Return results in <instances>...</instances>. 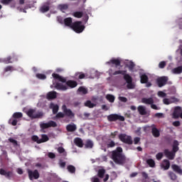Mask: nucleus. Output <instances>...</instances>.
Segmentation results:
<instances>
[{
	"label": "nucleus",
	"instance_id": "19",
	"mask_svg": "<svg viewBox=\"0 0 182 182\" xmlns=\"http://www.w3.org/2000/svg\"><path fill=\"white\" fill-rule=\"evenodd\" d=\"M140 77L141 83H146V87H150V86H151V83L147 82V80H149V77H147V75H146V74H141Z\"/></svg>",
	"mask_w": 182,
	"mask_h": 182
},
{
	"label": "nucleus",
	"instance_id": "49",
	"mask_svg": "<svg viewBox=\"0 0 182 182\" xmlns=\"http://www.w3.org/2000/svg\"><path fill=\"white\" fill-rule=\"evenodd\" d=\"M164 66H166V61H161L159 63V68H160V69H163Z\"/></svg>",
	"mask_w": 182,
	"mask_h": 182
},
{
	"label": "nucleus",
	"instance_id": "27",
	"mask_svg": "<svg viewBox=\"0 0 182 182\" xmlns=\"http://www.w3.org/2000/svg\"><path fill=\"white\" fill-rule=\"evenodd\" d=\"M171 167H172L173 171H175L176 173H178V174H182V169H181V168H180V166H178L177 165H172Z\"/></svg>",
	"mask_w": 182,
	"mask_h": 182
},
{
	"label": "nucleus",
	"instance_id": "30",
	"mask_svg": "<svg viewBox=\"0 0 182 182\" xmlns=\"http://www.w3.org/2000/svg\"><path fill=\"white\" fill-rule=\"evenodd\" d=\"M47 99H56V92L51 91L47 94Z\"/></svg>",
	"mask_w": 182,
	"mask_h": 182
},
{
	"label": "nucleus",
	"instance_id": "20",
	"mask_svg": "<svg viewBox=\"0 0 182 182\" xmlns=\"http://www.w3.org/2000/svg\"><path fill=\"white\" fill-rule=\"evenodd\" d=\"M138 112L139 114H141L142 116H149L150 114L148 112L147 109H146V107L139 105L138 107Z\"/></svg>",
	"mask_w": 182,
	"mask_h": 182
},
{
	"label": "nucleus",
	"instance_id": "44",
	"mask_svg": "<svg viewBox=\"0 0 182 182\" xmlns=\"http://www.w3.org/2000/svg\"><path fill=\"white\" fill-rule=\"evenodd\" d=\"M68 170L70 173H75L76 169H75V166L70 165L68 166Z\"/></svg>",
	"mask_w": 182,
	"mask_h": 182
},
{
	"label": "nucleus",
	"instance_id": "41",
	"mask_svg": "<svg viewBox=\"0 0 182 182\" xmlns=\"http://www.w3.org/2000/svg\"><path fill=\"white\" fill-rule=\"evenodd\" d=\"M13 117L14 119H21V117H22V113L21 112H15L13 114Z\"/></svg>",
	"mask_w": 182,
	"mask_h": 182
},
{
	"label": "nucleus",
	"instance_id": "2",
	"mask_svg": "<svg viewBox=\"0 0 182 182\" xmlns=\"http://www.w3.org/2000/svg\"><path fill=\"white\" fill-rule=\"evenodd\" d=\"M65 26H70L76 33H82L85 31V26L80 21H76L72 23V18H67L64 19Z\"/></svg>",
	"mask_w": 182,
	"mask_h": 182
},
{
	"label": "nucleus",
	"instance_id": "29",
	"mask_svg": "<svg viewBox=\"0 0 182 182\" xmlns=\"http://www.w3.org/2000/svg\"><path fill=\"white\" fill-rule=\"evenodd\" d=\"M125 65L127 68H129V70H133V68H134V63L133 62L126 60Z\"/></svg>",
	"mask_w": 182,
	"mask_h": 182
},
{
	"label": "nucleus",
	"instance_id": "34",
	"mask_svg": "<svg viewBox=\"0 0 182 182\" xmlns=\"http://www.w3.org/2000/svg\"><path fill=\"white\" fill-rule=\"evenodd\" d=\"M152 134L154 137H159V136H160V132L159 131V129H157V128L153 127Z\"/></svg>",
	"mask_w": 182,
	"mask_h": 182
},
{
	"label": "nucleus",
	"instance_id": "23",
	"mask_svg": "<svg viewBox=\"0 0 182 182\" xmlns=\"http://www.w3.org/2000/svg\"><path fill=\"white\" fill-rule=\"evenodd\" d=\"M161 167L164 170H168V168H170V161H168V160H164L162 164H161Z\"/></svg>",
	"mask_w": 182,
	"mask_h": 182
},
{
	"label": "nucleus",
	"instance_id": "61",
	"mask_svg": "<svg viewBox=\"0 0 182 182\" xmlns=\"http://www.w3.org/2000/svg\"><path fill=\"white\" fill-rule=\"evenodd\" d=\"M5 72H11V71H12L13 70V68H12V67H11V66H8V67H6V68H5Z\"/></svg>",
	"mask_w": 182,
	"mask_h": 182
},
{
	"label": "nucleus",
	"instance_id": "54",
	"mask_svg": "<svg viewBox=\"0 0 182 182\" xmlns=\"http://www.w3.org/2000/svg\"><path fill=\"white\" fill-rule=\"evenodd\" d=\"M58 19V22H59V23H63L65 22V20H63V18L58 16L57 17Z\"/></svg>",
	"mask_w": 182,
	"mask_h": 182
},
{
	"label": "nucleus",
	"instance_id": "55",
	"mask_svg": "<svg viewBox=\"0 0 182 182\" xmlns=\"http://www.w3.org/2000/svg\"><path fill=\"white\" fill-rule=\"evenodd\" d=\"M90 116V114L88 112L84 113L83 116L82 117V119H88V117Z\"/></svg>",
	"mask_w": 182,
	"mask_h": 182
},
{
	"label": "nucleus",
	"instance_id": "13",
	"mask_svg": "<svg viewBox=\"0 0 182 182\" xmlns=\"http://www.w3.org/2000/svg\"><path fill=\"white\" fill-rule=\"evenodd\" d=\"M106 65H108L111 68H113V65H115V68L120 66V59L119 58H112L109 61L106 63Z\"/></svg>",
	"mask_w": 182,
	"mask_h": 182
},
{
	"label": "nucleus",
	"instance_id": "50",
	"mask_svg": "<svg viewBox=\"0 0 182 182\" xmlns=\"http://www.w3.org/2000/svg\"><path fill=\"white\" fill-rule=\"evenodd\" d=\"M91 181L92 182H100V180L99 179V178H97V176H93L92 178H91Z\"/></svg>",
	"mask_w": 182,
	"mask_h": 182
},
{
	"label": "nucleus",
	"instance_id": "18",
	"mask_svg": "<svg viewBox=\"0 0 182 182\" xmlns=\"http://www.w3.org/2000/svg\"><path fill=\"white\" fill-rule=\"evenodd\" d=\"M168 80V78L167 77H161L157 79V85L159 87H163L164 85H166V82Z\"/></svg>",
	"mask_w": 182,
	"mask_h": 182
},
{
	"label": "nucleus",
	"instance_id": "15",
	"mask_svg": "<svg viewBox=\"0 0 182 182\" xmlns=\"http://www.w3.org/2000/svg\"><path fill=\"white\" fill-rule=\"evenodd\" d=\"M182 109L180 107H176L174 109L173 113L172 114V117L173 119H178V117H181Z\"/></svg>",
	"mask_w": 182,
	"mask_h": 182
},
{
	"label": "nucleus",
	"instance_id": "62",
	"mask_svg": "<svg viewBox=\"0 0 182 182\" xmlns=\"http://www.w3.org/2000/svg\"><path fill=\"white\" fill-rule=\"evenodd\" d=\"M48 157H50V159H55V154L52 152L48 153Z\"/></svg>",
	"mask_w": 182,
	"mask_h": 182
},
{
	"label": "nucleus",
	"instance_id": "35",
	"mask_svg": "<svg viewBox=\"0 0 182 182\" xmlns=\"http://www.w3.org/2000/svg\"><path fill=\"white\" fill-rule=\"evenodd\" d=\"M9 123H10V124H12V126H16V124L18 123V119L14 118V117H12L9 119Z\"/></svg>",
	"mask_w": 182,
	"mask_h": 182
},
{
	"label": "nucleus",
	"instance_id": "12",
	"mask_svg": "<svg viewBox=\"0 0 182 182\" xmlns=\"http://www.w3.org/2000/svg\"><path fill=\"white\" fill-rule=\"evenodd\" d=\"M28 174L30 180H38L39 178V172L37 170H28Z\"/></svg>",
	"mask_w": 182,
	"mask_h": 182
},
{
	"label": "nucleus",
	"instance_id": "10",
	"mask_svg": "<svg viewBox=\"0 0 182 182\" xmlns=\"http://www.w3.org/2000/svg\"><path fill=\"white\" fill-rule=\"evenodd\" d=\"M119 139L121 140V141H123V143H127V144H132V143H133V140H132V137L124 134H120L119 136Z\"/></svg>",
	"mask_w": 182,
	"mask_h": 182
},
{
	"label": "nucleus",
	"instance_id": "36",
	"mask_svg": "<svg viewBox=\"0 0 182 182\" xmlns=\"http://www.w3.org/2000/svg\"><path fill=\"white\" fill-rule=\"evenodd\" d=\"M41 12L45 14V12H48L49 11V6L48 5H43L40 9Z\"/></svg>",
	"mask_w": 182,
	"mask_h": 182
},
{
	"label": "nucleus",
	"instance_id": "6",
	"mask_svg": "<svg viewBox=\"0 0 182 182\" xmlns=\"http://www.w3.org/2000/svg\"><path fill=\"white\" fill-rule=\"evenodd\" d=\"M124 79L127 82V89H134L136 84L133 82V80L132 79V77L127 74L124 75Z\"/></svg>",
	"mask_w": 182,
	"mask_h": 182
},
{
	"label": "nucleus",
	"instance_id": "32",
	"mask_svg": "<svg viewBox=\"0 0 182 182\" xmlns=\"http://www.w3.org/2000/svg\"><path fill=\"white\" fill-rule=\"evenodd\" d=\"M84 105L86 107H89L90 109H92L95 107V106H96V104L92 103V101L90 100H87V102H85Z\"/></svg>",
	"mask_w": 182,
	"mask_h": 182
},
{
	"label": "nucleus",
	"instance_id": "4",
	"mask_svg": "<svg viewBox=\"0 0 182 182\" xmlns=\"http://www.w3.org/2000/svg\"><path fill=\"white\" fill-rule=\"evenodd\" d=\"M173 151H169L168 150L166 149L164 151L165 156L167 157V159H169V160H173L176 156V151H178V141H174L173 144Z\"/></svg>",
	"mask_w": 182,
	"mask_h": 182
},
{
	"label": "nucleus",
	"instance_id": "31",
	"mask_svg": "<svg viewBox=\"0 0 182 182\" xmlns=\"http://www.w3.org/2000/svg\"><path fill=\"white\" fill-rule=\"evenodd\" d=\"M80 95H86L87 93V88L85 87H80L77 90Z\"/></svg>",
	"mask_w": 182,
	"mask_h": 182
},
{
	"label": "nucleus",
	"instance_id": "38",
	"mask_svg": "<svg viewBox=\"0 0 182 182\" xmlns=\"http://www.w3.org/2000/svg\"><path fill=\"white\" fill-rule=\"evenodd\" d=\"M106 99L109 100L110 103H113L114 102V96L112 95H107Z\"/></svg>",
	"mask_w": 182,
	"mask_h": 182
},
{
	"label": "nucleus",
	"instance_id": "11",
	"mask_svg": "<svg viewBox=\"0 0 182 182\" xmlns=\"http://www.w3.org/2000/svg\"><path fill=\"white\" fill-rule=\"evenodd\" d=\"M56 126H58V124H56V122H53V121H50L48 122H41L40 123V127L42 129H48L49 127H56Z\"/></svg>",
	"mask_w": 182,
	"mask_h": 182
},
{
	"label": "nucleus",
	"instance_id": "63",
	"mask_svg": "<svg viewBox=\"0 0 182 182\" xmlns=\"http://www.w3.org/2000/svg\"><path fill=\"white\" fill-rule=\"evenodd\" d=\"M59 165L60 167H65L66 166V163L60 161V163H59Z\"/></svg>",
	"mask_w": 182,
	"mask_h": 182
},
{
	"label": "nucleus",
	"instance_id": "40",
	"mask_svg": "<svg viewBox=\"0 0 182 182\" xmlns=\"http://www.w3.org/2000/svg\"><path fill=\"white\" fill-rule=\"evenodd\" d=\"M91 73H92V77H99V75H100V73H99L98 71H97L95 70H92L91 71Z\"/></svg>",
	"mask_w": 182,
	"mask_h": 182
},
{
	"label": "nucleus",
	"instance_id": "51",
	"mask_svg": "<svg viewBox=\"0 0 182 182\" xmlns=\"http://www.w3.org/2000/svg\"><path fill=\"white\" fill-rule=\"evenodd\" d=\"M11 58H8L6 60L0 59V62H4V63H11Z\"/></svg>",
	"mask_w": 182,
	"mask_h": 182
},
{
	"label": "nucleus",
	"instance_id": "47",
	"mask_svg": "<svg viewBox=\"0 0 182 182\" xmlns=\"http://www.w3.org/2000/svg\"><path fill=\"white\" fill-rule=\"evenodd\" d=\"M158 96L159 97H166L167 96V94L163 91H159L158 92Z\"/></svg>",
	"mask_w": 182,
	"mask_h": 182
},
{
	"label": "nucleus",
	"instance_id": "3",
	"mask_svg": "<svg viewBox=\"0 0 182 182\" xmlns=\"http://www.w3.org/2000/svg\"><path fill=\"white\" fill-rule=\"evenodd\" d=\"M122 151L123 149L118 147L116 150L111 152L112 159L117 164H123V163H124L125 157L123 154H122Z\"/></svg>",
	"mask_w": 182,
	"mask_h": 182
},
{
	"label": "nucleus",
	"instance_id": "21",
	"mask_svg": "<svg viewBox=\"0 0 182 182\" xmlns=\"http://www.w3.org/2000/svg\"><path fill=\"white\" fill-rule=\"evenodd\" d=\"M0 174L5 176L6 178H12L14 177V173L12 171H6L4 169H0Z\"/></svg>",
	"mask_w": 182,
	"mask_h": 182
},
{
	"label": "nucleus",
	"instance_id": "28",
	"mask_svg": "<svg viewBox=\"0 0 182 182\" xmlns=\"http://www.w3.org/2000/svg\"><path fill=\"white\" fill-rule=\"evenodd\" d=\"M66 129H67L68 132H75V130H76V124H70L67 125Z\"/></svg>",
	"mask_w": 182,
	"mask_h": 182
},
{
	"label": "nucleus",
	"instance_id": "16",
	"mask_svg": "<svg viewBox=\"0 0 182 182\" xmlns=\"http://www.w3.org/2000/svg\"><path fill=\"white\" fill-rule=\"evenodd\" d=\"M108 120H109V122H114V120H121V122H124V117H122L119 114H111L108 116Z\"/></svg>",
	"mask_w": 182,
	"mask_h": 182
},
{
	"label": "nucleus",
	"instance_id": "8",
	"mask_svg": "<svg viewBox=\"0 0 182 182\" xmlns=\"http://www.w3.org/2000/svg\"><path fill=\"white\" fill-rule=\"evenodd\" d=\"M31 139H32L33 141H36V143H38V144L46 143V141H48L49 140V137L46 134H42L41 139L36 135H33L31 137Z\"/></svg>",
	"mask_w": 182,
	"mask_h": 182
},
{
	"label": "nucleus",
	"instance_id": "64",
	"mask_svg": "<svg viewBox=\"0 0 182 182\" xmlns=\"http://www.w3.org/2000/svg\"><path fill=\"white\" fill-rule=\"evenodd\" d=\"M142 176L144 178L147 179L149 178V176L146 173V172H142Z\"/></svg>",
	"mask_w": 182,
	"mask_h": 182
},
{
	"label": "nucleus",
	"instance_id": "42",
	"mask_svg": "<svg viewBox=\"0 0 182 182\" xmlns=\"http://www.w3.org/2000/svg\"><path fill=\"white\" fill-rule=\"evenodd\" d=\"M75 76L78 77V79H85V74L82 73H76Z\"/></svg>",
	"mask_w": 182,
	"mask_h": 182
},
{
	"label": "nucleus",
	"instance_id": "52",
	"mask_svg": "<svg viewBox=\"0 0 182 182\" xmlns=\"http://www.w3.org/2000/svg\"><path fill=\"white\" fill-rule=\"evenodd\" d=\"M58 153H63L64 156H66V152H65V149H63L62 147H59L58 149Z\"/></svg>",
	"mask_w": 182,
	"mask_h": 182
},
{
	"label": "nucleus",
	"instance_id": "7",
	"mask_svg": "<svg viewBox=\"0 0 182 182\" xmlns=\"http://www.w3.org/2000/svg\"><path fill=\"white\" fill-rule=\"evenodd\" d=\"M154 101L153 100V98H142L141 99V103H144V105H151V109H154V110H160V107H157V105L153 104Z\"/></svg>",
	"mask_w": 182,
	"mask_h": 182
},
{
	"label": "nucleus",
	"instance_id": "9",
	"mask_svg": "<svg viewBox=\"0 0 182 182\" xmlns=\"http://www.w3.org/2000/svg\"><path fill=\"white\" fill-rule=\"evenodd\" d=\"M62 110H63V113L65 114V116H67L70 119H73L75 117V113H73V112H72V109H68L66 105H64L62 106Z\"/></svg>",
	"mask_w": 182,
	"mask_h": 182
},
{
	"label": "nucleus",
	"instance_id": "33",
	"mask_svg": "<svg viewBox=\"0 0 182 182\" xmlns=\"http://www.w3.org/2000/svg\"><path fill=\"white\" fill-rule=\"evenodd\" d=\"M58 8L62 12H65V11H67V9L69 8V6H68V4H60L58 5Z\"/></svg>",
	"mask_w": 182,
	"mask_h": 182
},
{
	"label": "nucleus",
	"instance_id": "60",
	"mask_svg": "<svg viewBox=\"0 0 182 182\" xmlns=\"http://www.w3.org/2000/svg\"><path fill=\"white\" fill-rule=\"evenodd\" d=\"M173 125L175 126V127H178V126H180V122L178 121L173 122Z\"/></svg>",
	"mask_w": 182,
	"mask_h": 182
},
{
	"label": "nucleus",
	"instance_id": "45",
	"mask_svg": "<svg viewBox=\"0 0 182 182\" xmlns=\"http://www.w3.org/2000/svg\"><path fill=\"white\" fill-rule=\"evenodd\" d=\"M73 16H75V18H82V14L80 11H77L73 13Z\"/></svg>",
	"mask_w": 182,
	"mask_h": 182
},
{
	"label": "nucleus",
	"instance_id": "22",
	"mask_svg": "<svg viewBox=\"0 0 182 182\" xmlns=\"http://www.w3.org/2000/svg\"><path fill=\"white\" fill-rule=\"evenodd\" d=\"M164 105H171V103H174L176 102H178V100L176 97H172L171 99L165 98L163 100Z\"/></svg>",
	"mask_w": 182,
	"mask_h": 182
},
{
	"label": "nucleus",
	"instance_id": "58",
	"mask_svg": "<svg viewBox=\"0 0 182 182\" xmlns=\"http://www.w3.org/2000/svg\"><path fill=\"white\" fill-rule=\"evenodd\" d=\"M9 140L11 143H13V144H15V145L18 144V142L16 141V140H15L12 138H10Z\"/></svg>",
	"mask_w": 182,
	"mask_h": 182
},
{
	"label": "nucleus",
	"instance_id": "57",
	"mask_svg": "<svg viewBox=\"0 0 182 182\" xmlns=\"http://www.w3.org/2000/svg\"><path fill=\"white\" fill-rule=\"evenodd\" d=\"M119 100H120L121 102H127V98L124 97H119Z\"/></svg>",
	"mask_w": 182,
	"mask_h": 182
},
{
	"label": "nucleus",
	"instance_id": "26",
	"mask_svg": "<svg viewBox=\"0 0 182 182\" xmlns=\"http://www.w3.org/2000/svg\"><path fill=\"white\" fill-rule=\"evenodd\" d=\"M75 144L78 147H83V141L80 138H76L74 140Z\"/></svg>",
	"mask_w": 182,
	"mask_h": 182
},
{
	"label": "nucleus",
	"instance_id": "14",
	"mask_svg": "<svg viewBox=\"0 0 182 182\" xmlns=\"http://www.w3.org/2000/svg\"><path fill=\"white\" fill-rule=\"evenodd\" d=\"M105 173H106V171L103 168H101L98 170V177H100V178H103L104 177V181H107V180H109V174H106L105 175Z\"/></svg>",
	"mask_w": 182,
	"mask_h": 182
},
{
	"label": "nucleus",
	"instance_id": "37",
	"mask_svg": "<svg viewBox=\"0 0 182 182\" xmlns=\"http://www.w3.org/2000/svg\"><path fill=\"white\" fill-rule=\"evenodd\" d=\"M147 164H149V167H154L156 166V163L154 162V160L149 159L146 160Z\"/></svg>",
	"mask_w": 182,
	"mask_h": 182
},
{
	"label": "nucleus",
	"instance_id": "48",
	"mask_svg": "<svg viewBox=\"0 0 182 182\" xmlns=\"http://www.w3.org/2000/svg\"><path fill=\"white\" fill-rule=\"evenodd\" d=\"M55 117H57L58 119H60V118H63V117H65V112H58Z\"/></svg>",
	"mask_w": 182,
	"mask_h": 182
},
{
	"label": "nucleus",
	"instance_id": "43",
	"mask_svg": "<svg viewBox=\"0 0 182 182\" xmlns=\"http://www.w3.org/2000/svg\"><path fill=\"white\" fill-rule=\"evenodd\" d=\"M36 77L41 79V80H45L46 79V75L43 74H36Z\"/></svg>",
	"mask_w": 182,
	"mask_h": 182
},
{
	"label": "nucleus",
	"instance_id": "39",
	"mask_svg": "<svg viewBox=\"0 0 182 182\" xmlns=\"http://www.w3.org/2000/svg\"><path fill=\"white\" fill-rule=\"evenodd\" d=\"M85 147L87 149H92V147H93V141H92L91 140H87L85 144Z\"/></svg>",
	"mask_w": 182,
	"mask_h": 182
},
{
	"label": "nucleus",
	"instance_id": "24",
	"mask_svg": "<svg viewBox=\"0 0 182 182\" xmlns=\"http://www.w3.org/2000/svg\"><path fill=\"white\" fill-rule=\"evenodd\" d=\"M50 109H52L53 113L55 114L57 112L59 111V105L54 103H51L50 105Z\"/></svg>",
	"mask_w": 182,
	"mask_h": 182
},
{
	"label": "nucleus",
	"instance_id": "25",
	"mask_svg": "<svg viewBox=\"0 0 182 182\" xmlns=\"http://www.w3.org/2000/svg\"><path fill=\"white\" fill-rule=\"evenodd\" d=\"M171 73H173V75H180V73H182V66L172 69Z\"/></svg>",
	"mask_w": 182,
	"mask_h": 182
},
{
	"label": "nucleus",
	"instance_id": "46",
	"mask_svg": "<svg viewBox=\"0 0 182 182\" xmlns=\"http://www.w3.org/2000/svg\"><path fill=\"white\" fill-rule=\"evenodd\" d=\"M169 177L171 178V180H177V176L174 174L173 172H169L168 173Z\"/></svg>",
	"mask_w": 182,
	"mask_h": 182
},
{
	"label": "nucleus",
	"instance_id": "1",
	"mask_svg": "<svg viewBox=\"0 0 182 182\" xmlns=\"http://www.w3.org/2000/svg\"><path fill=\"white\" fill-rule=\"evenodd\" d=\"M53 85H50L51 89L55 87L57 90H68L69 87L73 89L77 86V82L73 80H68L66 82V79L56 73H53Z\"/></svg>",
	"mask_w": 182,
	"mask_h": 182
},
{
	"label": "nucleus",
	"instance_id": "53",
	"mask_svg": "<svg viewBox=\"0 0 182 182\" xmlns=\"http://www.w3.org/2000/svg\"><path fill=\"white\" fill-rule=\"evenodd\" d=\"M157 160H161L163 159V153H159L156 154Z\"/></svg>",
	"mask_w": 182,
	"mask_h": 182
},
{
	"label": "nucleus",
	"instance_id": "5",
	"mask_svg": "<svg viewBox=\"0 0 182 182\" xmlns=\"http://www.w3.org/2000/svg\"><path fill=\"white\" fill-rule=\"evenodd\" d=\"M27 116L31 117V119H39V117H42L43 116V113L42 112L36 111L34 109H30L26 112Z\"/></svg>",
	"mask_w": 182,
	"mask_h": 182
},
{
	"label": "nucleus",
	"instance_id": "17",
	"mask_svg": "<svg viewBox=\"0 0 182 182\" xmlns=\"http://www.w3.org/2000/svg\"><path fill=\"white\" fill-rule=\"evenodd\" d=\"M109 76H116V75H126V71L124 70H117L114 71L113 68L108 70Z\"/></svg>",
	"mask_w": 182,
	"mask_h": 182
},
{
	"label": "nucleus",
	"instance_id": "56",
	"mask_svg": "<svg viewBox=\"0 0 182 182\" xmlns=\"http://www.w3.org/2000/svg\"><path fill=\"white\" fill-rule=\"evenodd\" d=\"M12 0H1V4L4 5H8Z\"/></svg>",
	"mask_w": 182,
	"mask_h": 182
},
{
	"label": "nucleus",
	"instance_id": "59",
	"mask_svg": "<svg viewBox=\"0 0 182 182\" xmlns=\"http://www.w3.org/2000/svg\"><path fill=\"white\" fill-rule=\"evenodd\" d=\"M139 141H140V138L139 137L134 138V144H138Z\"/></svg>",
	"mask_w": 182,
	"mask_h": 182
}]
</instances>
